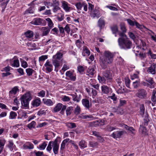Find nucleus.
Returning <instances> with one entry per match:
<instances>
[{"label":"nucleus","instance_id":"nucleus-59","mask_svg":"<svg viewBox=\"0 0 156 156\" xmlns=\"http://www.w3.org/2000/svg\"><path fill=\"white\" fill-rule=\"evenodd\" d=\"M59 140H60V138L59 137H57L54 141L50 142H52V145H59V144L58 142Z\"/></svg>","mask_w":156,"mask_h":156},{"label":"nucleus","instance_id":"nucleus-60","mask_svg":"<svg viewBox=\"0 0 156 156\" xmlns=\"http://www.w3.org/2000/svg\"><path fill=\"white\" fill-rule=\"evenodd\" d=\"M140 49L141 48H140L138 46H137L134 49L133 51L135 52L136 56H138V53L139 52Z\"/></svg>","mask_w":156,"mask_h":156},{"label":"nucleus","instance_id":"nucleus-64","mask_svg":"<svg viewBox=\"0 0 156 156\" xmlns=\"http://www.w3.org/2000/svg\"><path fill=\"white\" fill-rule=\"evenodd\" d=\"M21 66L24 68H25L28 67V65L26 61L23 60L21 61Z\"/></svg>","mask_w":156,"mask_h":156},{"label":"nucleus","instance_id":"nucleus-43","mask_svg":"<svg viewBox=\"0 0 156 156\" xmlns=\"http://www.w3.org/2000/svg\"><path fill=\"white\" fill-rule=\"evenodd\" d=\"M17 115V114L16 112L13 111H11L10 113L9 118L11 119H15Z\"/></svg>","mask_w":156,"mask_h":156},{"label":"nucleus","instance_id":"nucleus-50","mask_svg":"<svg viewBox=\"0 0 156 156\" xmlns=\"http://www.w3.org/2000/svg\"><path fill=\"white\" fill-rule=\"evenodd\" d=\"M79 145L81 148H84L87 147L86 142L84 140L81 141L80 142Z\"/></svg>","mask_w":156,"mask_h":156},{"label":"nucleus","instance_id":"nucleus-58","mask_svg":"<svg viewBox=\"0 0 156 156\" xmlns=\"http://www.w3.org/2000/svg\"><path fill=\"white\" fill-rule=\"evenodd\" d=\"M140 84L139 80H136L133 83V86L134 88H137L139 86Z\"/></svg>","mask_w":156,"mask_h":156},{"label":"nucleus","instance_id":"nucleus-27","mask_svg":"<svg viewBox=\"0 0 156 156\" xmlns=\"http://www.w3.org/2000/svg\"><path fill=\"white\" fill-rule=\"evenodd\" d=\"M151 101L154 103H156V88L153 91L151 98Z\"/></svg>","mask_w":156,"mask_h":156},{"label":"nucleus","instance_id":"nucleus-2","mask_svg":"<svg viewBox=\"0 0 156 156\" xmlns=\"http://www.w3.org/2000/svg\"><path fill=\"white\" fill-rule=\"evenodd\" d=\"M118 41L119 47L122 49H129L133 46L132 42L127 36L120 37L118 38Z\"/></svg>","mask_w":156,"mask_h":156},{"label":"nucleus","instance_id":"nucleus-8","mask_svg":"<svg viewBox=\"0 0 156 156\" xmlns=\"http://www.w3.org/2000/svg\"><path fill=\"white\" fill-rule=\"evenodd\" d=\"M103 75L107 80L110 81L112 80V74L110 70H106L104 71L103 72Z\"/></svg>","mask_w":156,"mask_h":156},{"label":"nucleus","instance_id":"nucleus-31","mask_svg":"<svg viewBox=\"0 0 156 156\" xmlns=\"http://www.w3.org/2000/svg\"><path fill=\"white\" fill-rule=\"evenodd\" d=\"M63 56V54L59 52H58L56 54L54 55L53 57V58H55L56 59L60 60Z\"/></svg>","mask_w":156,"mask_h":156},{"label":"nucleus","instance_id":"nucleus-34","mask_svg":"<svg viewBox=\"0 0 156 156\" xmlns=\"http://www.w3.org/2000/svg\"><path fill=\"white\" fill-rule=\"evenodd\" d=\"M34 12V7H30L26 10L24 13V14L25 15L28 13H33Z\"/></svg>","mask_w":156,"mask_h":156},{"label":"nucleus","instance_id":"nucleus-56","mask_svg":"<svg viewBox=\"0 0 156 156\" xmlns=\"http://www.w3.org/2000/svg\"><path fill=\"white\" fill-rule=\"evenodd\" d=\"M13 143L12 141L10 140L9 141V144L8 145V147L11 151H12L13 150Z\"/></svg>","mask_w":156,"mask_h":156},{"label":"nucleus","instance_id":"nucleus-54","mask_svg":"<svg viewBox=\"0 0 156 156\" xmlns=\"http://www.w3.org/2000/svg\"><path fill=\"white\" fill-rule=\"evenodd\" d=\"M90 146L92 147H96L98 145V143L97 142L93 141H90L89 142Z\"/></svg>","mask_w":156,"mask_h":156},{"label":"nucleus","instance_id":"nucleus-20","mask_svg":"<svg viewBox=\"0 0 156 156\" xmlns=\"http://www.w3.org/2000/svg\"><path fill=\"white\" fill-rule=\"evenodd\" d=\"M91 13V16L93 17L94 18L95 17H96L97 18H98L100 17V13L99 11L96 9H95Z\"/></svg>","mask_w":156,"mask_h":156},{"label":"nucleus","instance_id":"nucleus-52","mask_svg":"<svg viewBox=\"0 0 156 156\" xmlns=\"http://www.w3.org/2000/svg\"><path fill=\"white\" fill-rule=\"evenodd\" d=\"M108 98H111L114 102V103H116L115 101L117 100V97L116 96L115 94L114 93H112L111 96H108Z\"/></svg>","mask_w":156,"mask_h":156},{"label":"nucleus","instance_id":"nucleus-12","mask_svg":"<svg viewBox=\"0 0 156 156\" xmlns=\"http://www.w3.org/2000/svg\"><path fill=\"white\" fill-rule=\"evenodd\" d=\"M150 118H149L147 112H146L145 116L143 119L144 122H143L142 125L144 126H147L150 121Z\"/></svg>","mask_w":156,"mask_h":156},{"label":"nucleus","instance_id":"nucleus-21","mask_svg":"<svg viewBox=\"0 0 156 156\" xmlns=\"http://www.w3.org/2000/svg\"><path fill=\"white\" fill-rule=\"evenodd\" d=\"M139 132L142 134L146 135L147 133V129L145 126L142 125H140L139 129Z\"/></svg>","mask_w":156,"mask_h":156},{"label":"nucleus","instance_id":"nucleus-63","mask_svg":"<svg viewBox=\"0 0 156 156\" xmlns=\"http://www.w3.org/2000/svg\"><path fill=\"white\" fill-rule=\"evenodd\" d=\"M58 29L55 27L51 30V33L54 34H57L58 33Z\"/></svg>","mask_w":156,"mask_h":156},{"label":"nucleus","instance_id":"nucleus-18","mask_svg":"<svg viewBox=\"0 0 156 156\" xmlns=\"http://www.w3.org/2000/svg\"><path fill=\"white\" fill-rule=\"evenodd\" d=\"M78 118L83 119H87V120L90 121L93 120L94 118L93 116L91 115H85L83 114H81L78 116Z\"/></svg>","mask_w":156,"mask_h":156},{"label":"nucleus","instance_id":"nucleus-16","mask_svg":"<svg viewBox=\"0 0 156 156\" xmlns=\"http://www.w3.org/2000/svg\"><path fill=\"white\" fill-rule=\"evenodd\" d=\"M101 90L103 94H108L111 89L107 86L103 85L101 87Z\"/></svg>","mask_w":156,"mask_h":156},{"label":"nucleus","instance_id":"nucleus-13","mask_svg":"<svg viewBox=\"0 0 156 156\" xmlns=\"http://www.w3.org/2000/svg\"><path fill=\"white\" fill-rule=\"evenodd\" d=\"M156 65L154 63L152 64L147 70V72L152 74L154 75L156 73Z\"/></svg>","mask_w":156,"mask_h":156},{"label":"nucleus","instance_id":"nucleus-22","mask_svg":"<svg viewBox=\"0 0 156 156\" xmlns=\"http://www.w3.org/2000/svg\"><path fill=\"white\" fill-rule=\"evenodd\" d=\"M24 35L27 38L31 39H33L34 33L32 31L28 30L24 33Z\"/></svg>","mask_w":156,"mask_h":156},{"label":"nucleus","instance_id":"nucleus-42","mask_svg":"<svg viewBox=\"0 0 156 156\" xmlns=\"http://www.w3.org/2000/svg\"><path fill=\"white\" fill-rule=\"evenodd\" d=\"M36 125V123L35 121H32L27 126V127L30 129L32 128H34Z\"/></svg>","mask_w":156,"mask_h":156},{"label":"nucleus","instance_id":"nucleus-46","mask_svg":"<svg viewBox=\"0 0 156 156\" xmlns=\"http://www.w3.org/2000/svg\"><path fill=\"white\" fill-rule=\"evenodd\" d=\"M80 108L78 105H77L74 109V113L76 115H78L80 113Z\"/></svg>","mask_w":156,"mask_h":156},{"label":"nucleus","instance_id":"nucleus-44","mask_svg":"<svg viewBox=\"0 0 156 156\" xmlns=\"http://www.w3.org/2000/svg\"><path fill=\"white\" fill-rule=\"evenodd\" d=\"M98 79L99 82L102 83H105L106 80L104 76H101L99 75L98 76Z\"/></svg>","mask_w":156,"mask_h":156},{"label":"nucleus","instance_id":"nucleus-14","mask_svg":"<svg viewBox=\"0 0 156 156\" xmlns=\"http://www.w3.org/2000/svg\"><path fill=\"white\" fill-rule=\"evenodd\" d=\"M98 26L99 27L100 29L103 28L105 25V21L104 19V17H101L98 20Z\"/></svg>","mask_w":156,"mask_h":156},{"label":"nucleus","instance_id":"nucleus-48","mask_svg":"<svg viewBox=\"0 0 156 156\" xmlns=\"http://www.w3.org/2000/svg\"><path fill=\"white\" fill-rule=\"evenodd\" d=\"M28 143L29 144V145H27L25 144H24L23 145V147L24 148L26 149H32L34 148V145L31 143H30V142H28Z\"/></svg>","mask_w":156,"mask_h":156},{"label":"nucleus","instance_id":"nucleus-7","mask_svg":"<svg viewBox=\"0 0 156 156\" xmlns=\"http://www.w3.org/2000/svg\"><path fill=\"white\" fill-rule=\"evenodd\" d=\"M95 66L94 65L89 67L87 69V74L90 77H92L94 76V74L96 72L95 69Z\"/></svg>","mask_w":156,"mask_h":156},{"label":"nucleus","instance_id":"nucleus-1","mask_svg":"<svg viewBox=\"0 0 156 156\" xmlns=\"http://www.w3.org/2000/svg\"><path fill=\"white\" fill-rule=\"evenodd\" d=\"M114 55L108 51H105L103 57L100 58L101 60L100 65L102 68L105 69L109 67V65L112 63L113 61Z\"/></svg>","mask_w":156,"mask_h":156},{"label":"nucleus","instance_id":"nucleus-36","mask_svg":"<svg viewBox=\"0 0 156 156\" xmlns=\"http://www.w3.org/2000/svg\"><path fill=\"white\" fill-rule=\"evenodd\" d=\"M62 6L63 9L66 11H69L70 7L68 6L67 3L65 1H62Z\"/></svg>","mask_w":156,"mask_h":156},{"label":"nucleus","instance_id":"nucleus-5","mask_svg":"<svg viewBox=\"0 0 156 156\" xmlns=\"http://www.w3.org/2000/svg\"><path fill=\"white\" fill-rule=\"evenodd\" d=\"M31 23L35 25L44 26L46 23L45 20L40 18L34 19L31 22Z\"/></svg>","mask_w":156,"mask_h":156},{"label":"nucleus","instance_id":"nucleus-9","mask_svg":"<svg viewBox=\"0 0 156 156\" xmlns=\"http://www.w3.org/2000/svg\"><path fill=\"white\" fill-rule=\"evenodd\" d=\"M44 66L46 67V70L48 73L51 72L53 70V66L51 62L48 60Z\"/></svg>","mask_w":156,"mask_h":156},{"label":"nucleus","instance_id":"nucleus-24","mask_svg":"<svg viewBox=\"0 0 156 156\" xmlns=\"http://www.w3.org/2000/svg\"><path fill=\"white\" fill-rule=\"evenodd\" d=\"M62 105H63L61 103H58L56 105L54 108V112H57L60 111L61 110Z\"/></svg>","mask_w":156,"mask_h":156},{"label":"nucleus","instance_id":"nucleus-11","mask_svg":"<svg viewBox=\"0 0 156 156\" xmlns=\"http://www.w3.org/2000/svg\"><path fill=\"white\" fill-rule=\"evenodd\" d=\"M82 103L83 106L87 109H89L91 107V104H90L89 100L87 98L83 99Z\"/></svg>","mask_w":156,"mask_h":156},{"label":"nucleus","instance_id":"nucleus-30","mask_svg":"<svg viewBox=\"0 0 156 156\" xmlns=\"http://www.w3.org/2000/svg\"><path fill=\"white\" fill-rule=\"evenodd\" d=\"M12 63L11 62V66L12 67H18L20 66L19 60L18 59H14Z\"/></svg>","mask_w":156,"mask_h":156},{"label":"nucleus","instance_id":"nucleus-3","mask_svg":"<svg viewBox=\"0 0 156 156\" xmlns=\"http://www.w3.org/2000/svg\"><path fill=\"white\" fill-rule=\"evenodd\" d=\"M32 98L30 94L28 92L25 94L20 98L21 104L25 107H27L29 105V102Z\"/></svg>","mask_w":156,"mask_h":156},{"label":"nucleus","instance_id":"nucleus-39","mask_svg":"<svg viewBox=\"0 0 156 156\" xmlns=\"http://www.w3.org/2000/svg\"><path fill=\"white\" fill-rule=\"evenodd\" d=\"M120 87L118 89L117 91V92L118 94H123L124 93L125 88L124 86L121 85V86H119Z\"/></svg>","mask_w":156,"mask_h":156},{"label":"nucleus","instance_id":"nucleus-19","mask_svg":"<svg viewBox=\"0 0 156 156\" xmlns=\"http://www.w3.org/2000/svg\"><path fill=\"white\" fill-rule=\"evenodd\" d=\"M50 29L48 27H42L41 29L42 36H44L47 35L50 31Z\"/></svg>","mask_w":156,"mask_h":156},{"label":"nucleus","instance_id":"nucleus-41","mask_svg":"<svg viewBox=\"0 0 156 156\" xmlns=\"http://www.w3.org/2000/svg\"><path fill=\"white\" fill-rule=\"evenodd\" d=\"M47 142H44L42 144L39 145L38 148L40 150H44L47 145Z\"/></svg>","mask_w":156,"mask_h":156},{"label":"nucleus","instance_id":"nucleus-17","mask_svg":"<svg viewBox=\"0 0 156 156\" xmlns=\"http://www.w3.org/2000/svg\"><path fill=\"white\" fill-rule=\"evenodd\" d=\"M66 76L69 77L70 80L75 81L76 79V75L73 74L70 71H69L66 72Z\"/></svg>","mask_w":156,"mask_h":156},{"label":"nucleus","instance_id":"nucleus-55","mask_svg":"<svg viewBox=\"0 0 156 156\" xmlns=\"http://www.w3.org/2000/svg\"><path fill=\"white\" fill-rule=\"evenodd\" d=\"M70 25L67 24L64 28V31L68 34H69L70 31V29L69 27Z\"/></svg>","mask_w":156,"mask_h":156},{"label":"nucleus","instance_id":"nucleus-53","mask_svg":"<svg viewBox=\"0 0 156 156\" xmlns=\"http://www.w3.org/2000/svg\"><path fill=\"white\" fill-rule=\"evenodd\" d=\"M53 152L55 154H57L58 153V151L59 149V145H53Z\"/></svg>","mask_w":156,"mask_h":156},{"label":"nucleus","instance_id":"nucleus-61","mask_svg":"<svg viewBox=\"0 0 156 156\" xmlns=\"http://www.w3.org/2000/svg\"><path fill=\"white\" fill-rule=\"evenodd\" d=\"M48 58L47 55H42L39 58V61H44Z\"/></svg>","mask_w":156,"mask_h":156},{"label":"nucleus","instance_id":"nucleus-6","mask_svg":"<svg viewBox=\"0 0 156 156\" xmlns=\"http://www.w3.org/2000/svg\"><path fill=\"white\" fill-rule=\"evenodd\" d=\"M120 29L122 32H119V34L120 37H127V35L125 34L127 30L126 28L125 23H121L120 24Z\"/></svg>","mask_w":156,"mask_h":156},{"label":"nucleus","instance_id":"nucleus-4","mask_svg":"<svg viewBox=\"0 0 156 156\" xmlns=\"http://www.w3.org/2000/svg\"><path fill=\"white\" fill-rule=\"evenodd\" d=\"M147 93L146 90L142 88L138 89L136 95L139 98L143 99L147 98Z\"/></svg>","mask_w":156,"mask_h":156},{"label":"nucleus","instance_id":"nucleus-10","mask_svg":"<svg viewBox=\"0 0 156 156\" xmlns=\"http://www.w3.org/2000/svg\"><path fill=\"white\" fill-rule=\"evenodd\" d=\"M125 133L124 131H117L115 133H113L111 136L115 139L120 138Z\"/></svg>","mask_w":156,"mask_h":156},{"label":"nucleus","instance_id":"nucleus-29","mask_svg":"<svg viewBox=\"0 0 156 156\" xmlns=\"http://www.w3.org/2000/svg\"><path fill=\"white\" fill-rule=\"evenodd\" d=\"M90 54V51L88 49L86 46H84L83 48V51L82 53V55L83 56L86 55H89Z\"/></svg>","mask_w":156,"mask_h":156},{"label":"nucleus","instance_id":"nucleus-62","mask_svg":"<svg viewBox=\"0 0 156 156\" xmlns=\"http://www.w3.org/2000/svg\"><path fill=\"white\" fill-rule=\"evenodd\" d=\"M125 83L126 86L129 88H130V80L128 79H125Z\"/></svg>","mask_w":156,"mask_h":156},{"label":"nucleus","instance_id":"nucleus-47","mask_svg":"<svg viewBox=\"0 0 156 156\" xmlns=\"http://www.w3.org/2000/svg\"><path fill=\"white\" fill-rule=\"evenodd\" d=\"M145 113V107L144 104H141L140 107V114L141 115H143Z\"/></svg>","mask_w":156,"mask_h":156},{"label":"nucleus","instance_id":"nucleus-26","mask_svg":"<svg viewBox=\"0 0 156 156\" xmlns=\"http://www.w3.org/2000/svg\"><path fill=\"white\" fill-rule=\"evenodd\" d=\"M73 98V100L76 102H79L80 100L81 95L78 96L76 93H75L74 94L72 95Z\"/></svg>","mask_w":156,"mask_h":156},{"label":"nucleus","instance_id":"nucleus-15","mask_svg":"<svg viewBox=\"0 0 156 156\" xmlns=\"http://www.w3.org/2000/svg\"><path fill=\"white\" fill-rule=\"evenodd\" d=\"M59 60L55 58H53L52 60V63L55 66V71L56 72H57L58 70V68L60 66Z\"/></svg>","mask_w":156,"mask_h":156},{"label":"nucleus","instance_id":"nucleus-45","mask_svg":"<svg viewBox=\"0 0 156 156\" xmlns=\"http://www.w3.org/2000/svg\"><path fill=\"white\" fill-rule=\"evenodd\" d=\"M9 1V0H8L7 1L3 2L2 3H1V6L2 7V12H3L4 11L6 7L7 4Z\"/></svg>","mask_w":156,"mask_h":156},{"label":"nucleus","instance_id":"nucleus-57","mask_svg":"<svg viewBox=\"0 0 156 156\" xmlns=\"http://www.w3.org/2000/svg\"><path fill=\"white\" fill-rule=\"evenodd\" d=\"M77 70L80 73L82 74L84 70V69L82 66H80L77 67Z\"/></svg>","mask_w":156,"mask_h":156},{"label":"nucleus","instance_id":"nucleus-49","mask_svg":"<svg viewBox=\"0 0 156 156\" xmlns=\"http://www.w3.org/2000/svg\"><path fill=\"white\" fill-rule=\"evenodd\" d=\"M58 27L59 28L60 33L61 34L62 36H64L65 35V32L64 31V28L58 25Z\"/></svg>","mask_w":156,"mask_h":156},{"label":"nucleus","instance_id":"nucleus-33","mask_svg":"<svg viewBox=\"0 0 156 156\" xmlns=\"http://www.w3.org/2000/svg\"><path fill=\"white\" fill-rule=\"evenodd\" d=\"M66 126L69 128L73 129L76 127V125L75 123L73 122H69L66 123Z\"/></svg>","mask_w":156,"mask_h":156},{"label":"nucleus","instance_id":"nucleus-51","mask_svg":"<svg viewBox=\"0 0 156 156\" xmlns=\"http://www.w3.org/2000/svg\"><path fill=\"white\" fill-rule=\"evenodd\" d=\"M34 71V70L31 68H28L26 69V72L27 74L29 76H31L33 73Z\"/></svg>","mask_w":156,"mask_h":156},{"label":"nucleus","instance_id":"nucleus-37","mask_svg":"<svg viewBox=\"0 0 156 156\" xmlns=\"http://www.w3.org/2000/svg\"><path fill=\"white\" fill-rule=\"evenodd\" d=\"M99 121H95L88 123L89 126H99Z\"/></svg>","mask_w":156,"mask_h":156},{"label":"nucleus","instance_id":"nucleus-38","mask_svg":"<svg viewBox=\"0 0 156 156\" xmlns=\"http://www.w3.org/2000/svg\"><path fill=\"white\" fill-rule=\"evenodd\" d=\"M73 110V107L70 106L67 108L66 110V115L67 116L70 115Z\"/></svg>","mask_w":156,"mask_h":156},{"label":"nucleus","instance_id":"nucleus-35","mask_svg":"<svg viewBox=\"0 0 156 156\" xmlns=\"http://www.w3.org/2000/svg\"><path fill=\"white\" fill-rule=\"evenodd\" d=\"M46 20L48 22V27L51 29L53 27L54 25L52 20L49 18L46 19Z\"/></svg>","mask_w":156,"mask_h":156},{"label":"nucleus","instance_id":"nucleus-28","mask_svg":"<svg viewBox=\"0 0 156 156\" xmlns=\"http://www.w3.org/2000/svg\"><path fill=\"white\" fill-rule=\"evenodd\" d=\"M43 101L44 104L48 106H52L53 105V103L50 99H46L44 98L43 99Z\"/></svg>","mask_w":156,"mask_h":156},{"label":"nucleus","instance_id":"nucleus-23","mask_svg":"<svg viewBox=\"0 0 156 156\" xmlns=\"http://www.w3.org/2000/svg\"><path fill=\"white\" fill-rule=\"evenodd\" d=\"M41 103V100L40 98H38L33 100L32 104L34 107H38L40 105Z\"/></svg>","mask_w":156,"mask_h":156},{"label":"nucleus","instance_id":"nucleus-25","mask_svg":"<svg viewBox=\"0 0 156 156\" xmlns=\"http://www.w3.org/2000/svg\"><path fill=\"white\" fill-rule=\"evenodd\" d=\"M110 28L113 34H116L118 31V28L117 25H113L110 27Z\"/></svg>","mask_w":156,"mask_h":156},{"label":"nucleus","instance_id":"nucleus-40","mask_svg":"<svg viewBox=\"0 0 156 156\" xmlns=\"http://www.w3.org/2000/svg\"><path fill=\"white\" fill-rule=\"evenodd\" d=\"M146 81L148 82L149 84H148V86H150L151 88V85L154 83V81L153 78L150 77L147 79H146Z\"/></svg>","mask_w":156,"mask_h":156},{"label":"nucleus","instance_id":"nucleus-32","mask_svg":"<svg viewBox=\"0 0 156 156\" xmlns=\"http://www.w3.org/2000/svg\"><path fill=\"white\" fill-rule=\"evenodd\" d=\"M17 91H19V89L17 87H15L13 88L12 90L9 91V94L10 95H12L11 94H15Z\"/></svg>","mask_w":156,"mask_h":156}]
</instances>
